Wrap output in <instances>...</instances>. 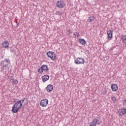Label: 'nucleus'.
Listing matches in <instances>:
<instances>
[{
    "mask_svg": "<svg viewBox=\"0 0 126 126\" xmlns=\"http://www.w3.org/2000/svg\"><path fill=\"white\" fill-rule=\"evenodd\" d=\"M90 126H95V124H93V122H92Z\"/></svg>",
    "mask_w": 126,
    "mask_h": 126,
    "instance_id": "393cba45",
    "label": "nucleus"
},
{
    "mask_svg": "<svg viewBox=\"0 0 126 126\" xmlns=\"http://www.w3.org/2000/svg\"><path fill=\"white\" fill-rule=\"evenodd\" d=\"M124 105H126V100H124V102H123Z\"/></svg>",
    "mask_w": 126,
    "mask_h": 126,
    "instance_id": "a878e982",
    "label": "nucleus"
},
{
    "mask_svg": "<svg viewBox=\"0 0 126 126\" xmlns=\"http://www.w3.org/2000/svg\"><path fill=\"white\" fill-rule=\"evenodd\" d=\"M9 59H5L2 62H1V63H0V65L1 67V69H4V67H6V66H7L8 65V63H10Z\"/></svg>",
    "mask_w": 126,
    "mask_h": 126,
    "instance_id": "7ed1b4c3",
    "label": "nucleus"
},
{
    "mask_svg": "<svg viewBox=\"0 0 126 126\" xmlns=\"http://www.w3.org/2000/svg\"><path fill=\"white\" fill-rule=\"evenodd\" d=\"M126 108H122L119 112V116H124V115H126Z\"/></svg>",
    "mask_w": 126,
    "mask_h": 126,
    "instance_id": "ddd939ff",
    "label": "nucleus"
},
{
    "mask_svg": "<svg viewBox=\"0 0 126 126\" xmlns=\"http://www.w3.org/2000/svg\"><path fill=\"white\" fill-rule=\"evenodd\" d=\"M53 88H54V86H53L52 85L49 84L47 86V87L46 88V89L47 92H51L53 91Z\"/></svg>",
    "mask_w": 126,
    "mask_h": 126,
    "instance_id": "9d476101",
    "label": "nucleus"
},
{
    "mask_svg": "<svg viewBox=\"0 0 126 126\" xmlns=\"http://www.w3.org/2000/svg\"><path fill=\"white\" fill-rule=\"evenodd\" d=\"M10 52L11 53H13L14 54H15V55H16V52L15 51V50L10 49Z\"/></svg>",
    "mask_w": 126,
    "mask_h": 126,
    "instance_id": "b1692460",
    "label": "nucleus"
},
{
    "mask_svg": "<svg viewBox=\"0 0 126 126\" xmlns=\"http://www.w3.org/2000/svg\"><path fill=\"white\" fill-rule=\"evenodd\" d=\"M2 45L4 48H8V46H9V43L8 41H3L2 43Z\"/></svg>",
    "mask_w": 126,
    "mask_h": 126,
    "instance_id": "4468645a",
    "label": "nucleus"
},
{
    "mask_svg": "<svg viewBox=\"0 0 126 126\" xmlns=\"http://www.w3.org/2000/svg\"><path fill=\"white\" fill-rule=\"evenodd\" d=\"M84 63V59L82 58H77L76 59H75V63L76 64H80L81 63Z\"/></svg>",
    "mask_w": 126,
    "mask_h": 126,
    "instance_id": "20e7f679",
    "label": "nucleus"
},
{
    "mask_svg": "<svg viewBox=\"0 0 126 126\" xmlns=\"http://www.w3.org/2000/svg\"><path fill=\"white\" fill-rule=\"evenodd\" d=\"M56 5L57 7H59V8H63V7L64 6V2L63 1L61 0V1H58Z\"/></svg>",
    "mask_w": 126,
    "mask_h": 126,
    "instance_id": "0eeeda50",
    "label": "nucleus"
},
{
    "mask_svg": "<svg viewBox=\"0 0 126 126\" xmlns=\"http://www.w3.org/2000/svg\"><path fill=\"white\" fill-rule=\"evenodd\" d=\"M94 19L95 18H94V16H91L88 18V22H89V23H91V22L94 21Z\"/></svg>",
    "mask_w": 126,
    "mask_h": 126,
    "instance_id": "dca6fc26",
    "label": "nucleus"
},
{
    "mask_svg": "<svg viewBox=\"0 0 126 126\" xmlns=\"http://www.w3.org/2000/svg\"><path fill=\"white\" fill-rule=\"evenodd\" d=\"M70 33H72V32H71V30H68L67 31L66 34L68 35V36H69V35H70Z\"/></svg>",
    "mask_w": 126,
    "mask_h": 126,
    "instance_id": "412c9836",
    "label": "nucleus"
},
{
    "mask_svg": "<svg viewBox=\"0 0 126 126\" xmlns=\"http://www.w3.org/2000/svg\"><path fill=\"white\" fill-rule=\"evenodd\" d=\"M78 42L80 44H81V45H85V44H86V41H85L84 39L80 38L78 39Z\"/></svg>",
    "mask_w": 126,
    "mask_h": 126,
    "instance_id": "2eb2a0df",
    "label": "nucleus"
},
{
    "mask_svg": "<svg viewBox=\"0 0 126 126\" xmlns=\"http://www.w3.org/2000/svg\"><path fill=\"white\" fill-rule=\"evenodd\" d=\"M10 78V81L11 83L13 84V85H15L16 84H17V83H18V81L16 79H13V77L11 76Z\"/></svg>",
    "mask_w": 126,
    "mask_h": 126,
    "instance_id": "1a4fd4ad",
    "label": "nucleus"
},
{
    "mask_svg": "<svg viewBox=\"0 0 126 126\" xmlns=\"http://www.w3.org/2000/svg\"><path fill=\"white\" fill-rule=\"evenodd\" d=\"M107 39L108 40H112L113 38V31L111 30H108L107 31Z\"/></svg>",
    "mask_w": 126,
    "mask_h": 126,
    "instance_id": "423d86ee",
    "label": "nucleus"
},
{
    "mask_svg": "<svg viewBox=\"0 0 126 126\" xmlns=\"http://www.w3.org/2000/svg\"><path fill=\"white\" fill-rule=\"evenodd\" d=\"M51 57V60L52 61H55V60L57 59V55H56L55 52H53V53H52V56Z\"/></svg>",
    "mask_w": 126,
    "mask_h": 126,
    "instance_id": "6ab92c4d",
    "label": "nucleus"
},
{
    "mask_svg": "<svg viewBox=\"0 0 126 126\" xmlns=\"http://www.w3.org/2000/svg\"><path fill=\"white\" fill-rule=\"evenodd\" d=\"M44 71H45V72H48L49 71L48 66H47L46 64L42 65L37 70V72H38V73L40 74H42Z\"/></svg>",
    "mask_w": 126,
    "mask_h": 126,
    "instance_id": "f03ea898",
    "label": "nucleus"
},
{
    "mask_svg": "<svg viewBox=\"0 0 126 126\" xmlns=\"http://www.w3.org/2000/svg\"><path fill=\"white\" fill-rule=\"evenodd\" d=\"M13 103H15L12 108V113H17L20 109L24 106H26L28 103V100L26 98H24L19 100L18 98L14 99Z\"/></svg>",
    "mask_w": 126,
    "mask_h": 126,
    "instance_id": "f257e3e1",
    "label": "nucleus"
},
{
    "mask_svg": "<svg viewBox=\"0 0 126 126\" xmlns=\"http://www.w3.org/2000/svg\"><path fill=\"white\" fill-rule=\"evenodd\" d=\"M111 88L112 91H117L118 90V85L116 84H112L111 85Z\"/></svg>",
    "mask_w": 126,
    "mask_h": 126,
    "instance_id": "9b49d317",
    "label": "nucleus"
},
{
    "mask_svg": "<svg viewBox=\"0 0 126 126\" xmlns=\"http://www.w3.org/2000/svg\"><path fill=\"white\" fill-rule=\"evenodd\" d=\"M92 123H93L94 125H95V126H96V125H100V121L99 120V118H95L92 122Z\"/></svg>",
    "mask_w": 126,
    "mask_h": 126,
    "instance_id": "6e6552de",
    "label": "nucleus"
},
{
    "mask_svg": "<svg viewBox=\"0 0 126 126\" xmlns=\"http://www.w3.org/2000/svg\"><path fill=\"white\" fill-rule=\"evenodd\" d=\"M53 53L54 52L52 51H49L47 53L46 55L48 57V58H50V59H52V56L53 55Z\"/></svg>",
    "mask_w": 126,
    "mask_h": 126,
    "instance_id": "a211bd4d",
    "label": "nucleus"
},
{
    "mask_svg": "<svg viewBox=\"0 0 126 126\" xmlns=\"http://www.w3.org/2000/svg\"><path fill=\"white\" fill-rule=\"evenodd\" d=\"M121 39L122 40L123 43H124L126 45V35H122Z\"/></svg>",
    "mask_w": 126,
    "mask_h": 126,
    "instance_id": "f3484780",
    "label": "nucleus"
},
{
    "mask_svg": "<svg viewBox=\"0 0 126 126\" xmlns=\"http://www.w3.org/2000/svg\"><path fill=\"white\" fill-rule=\"evenodd\" d=\"M111 100L113 102H116L117 101V97H116V96H111Z\"/></svg>",
    "mask_w": 126,
    "mask_h": 126,
    "instance_id": "aec40b11",
    "label": "nucleus"
},
{
    "mask_svg": "<svg viewBox=\"0 0 126 126\" xmlns=\"http://www.w3.org/2000/svg\"><path fill=\"white\" fill-rule=\"evenodd\" d=\"M56 14V15H62V13L60 11H57Z\"/></svg>",
    "mask_w": 126,
    "mask_h": 126,
    "instance_id": "5701e85b",
    "label": "nucleus"
},
{
    "mask_svg": "<svg viewBox=\"0 0 126 126\" xmlns=\"http://www.w3.org/2000/svg\"><path fill=\"white\" fill-rule=\"evenodd\" d=\"M74 36H77V37H79V32H75L73 33Z\"/></svg>",
    "mask_w": 126,
    "mask_h": 126,
    "instance_id": "4be33fe9",
    "label": "nucleus"
},
{
    "mask_svg": "<svg viewBox=\"0 0 126 126\" xmlns=\"http://www.w3.org/2000/svg\"><path fill=\"white\" fill-rule=\"evenodd\" d=\"M50 78V76L48 75H44L43 76H42V80L43 82H46V81H48Z\"/></svg>",
    "mask_w": 126,
    "mask_h": 126,
    "instance_id": "f8f14e48",
    "label": "nucleus"
},
{
    "mask_svg": "<svg viewBox=\"0 0 126 126\" xmlns=\"http://www.w3.org/2000/svg\"><path fill=\"white\" fill-rule=\"evenodd\" d=\"M49 101L47 99H43L41 100L40 105L41 107H47Z\"/></svg>",
    "mask_w": 126,
    "mask_h": 126,
    "instance_id": "39448f33",
    "label": "nucleus"
}]
</instances>
